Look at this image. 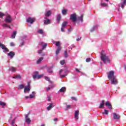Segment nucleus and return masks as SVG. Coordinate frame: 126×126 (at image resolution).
Returning <instances> with one entry per match:
<instances>
[{"mask_svg": "<svg viewBox=\"0 0 126 126\" xmlns=\"http://www.w3.org/2000/svg\"><path fill=\"white\" fill-rule=\"evenodd\" d=\"M53 103H50V105L47 107V110L48 111H50V110H51V109H52V108H53Z\"/></svg>", "mask_w": 126, "mask_h": 126, "instance_id": "a878e982", "label": "nucleus"}, {"mask_svg": "<svg viewBox=\"0 0 126 126\" xmlns=\"http://www.w3.org/2000/svg\"><path fill=\"white\" fill-rule=\"evenodd\" d=\"M94 30H95V28H94V27L91 30V32H93V31H94Z\"/></svg>", "mask_w": 126, "mask_h": 126, "instance_id": "864d4df0", "label": "nucleus"}, {"mask_svg": "<svg viewBox=\"0 0 126 126\" xmlns=\"http://www.w3.org/2000/svg\"><path fill=\"white\" fill-rule=\"evenodd\" d=\"M62 12L63 15H65V14H66V13L67 12V10H66V9H63L62 11Z\"/></svg>", "mask_w": 126, "mask_h": 126, "instance_id": "cd10ccee", "label": "nucleus"}, {"mask_svg": "<svg viewBox=\"0 0 126 126\" xmlns=\"http://www.w3.org/2000/svg\"><path fill=\"white\" fill-rule=\"evenodd\" d=\"M36 21V19L35 18H32V17H29L27 19V22H28L29 23H30L31 24H32L34 23Z\"/></svg>", "mask_w": 126, "mask_h": 126, "instance_id": "423d86ee", "label": "nucleus"}, {"mask_svg": "<svg viewBox=\"0 0 126 126\" xmlns=\"http://www.w3.org/2000/svg\"><path fill=\"white\" fill-rule=\"evenodd\" d=\"M70 19H71V20H72V21H73V22H76V20L77 19L76 14L74 13L71 14L70 15Z\"/></svg>", "mask_w": 126, "mask_h": 126, "instance_id": "39448f33", "label": "nucleus"}, {"mask_svg": "<svg viewBox=\"0 0 126 126\" xmlns=\"http://www.w3.org/2000/svg\"><path fill=\"white\" fill-rule=\"evenodd\" d=\"M0 47L3 50V52L4 53H7L9 52V50H8V49L6 48V47L5 46V45H4V44H2V43H0Z\"/></svg>", "mask_w": 126, "mask_h": 126, "instance_id": "20e7f679", "label": "nucleus"}, {"mask_svg": "<svg viewBox=\"0 0 126 126\" xmlns=\"http://www.w3.org/2000/svg\"><path fill=\"white\" fill-rule=\"evenodd\" d=\"M113 119H114V120H120L121 118V116H120V115L117 114V113H113Z\"/></svg>", "mask_w": 126, "mask_h": 126, "instance_id": "6e6552de", "label": "nucleus"}, {"mask_svg": "<svg viewBox=\"0 0 126 126\" xmlns=\"http://www.w3.org/2000/svg\"><path fill=\"white\" fill-rule=\"evenodd\" d=\"M25 98H26V99H29V98H30V97H29V96H26Z\"/></svg>", "mask_w": 126, "mask_h": 126, "instance_id": "13d9d810", "label": "nucleus"}, {"mask_svg": "<svg viewBox=\"0 0 126 126\" xmlns=\"http://www.w3.org/2000/svg\"><path fill=\"white\" fill-rule=\"evenodd\" d=\"M90 61H91V59L90 58H87L86 60V61L87 62V63H89Z\"/></svg>", "mask_w": 126, "mask_h": 126, "instance_id": "79ce46f5", "label": "nucleus"}, {"mask_svg": "<svg viewBox=\"0 0 126 126\" xmlns=\"http://www.w3.org/2000/svg\"><path fill=\"white\" fill-rule=\"evenodd\" d=\"M62 18V16L61 15L59 14L57 15V20L58 22H60L61 21V19Z\"/></svg>", "mask_w": 126, "mask_h": 126, "instance_id": "393cba45", "label": "nucleus"}, {"mask_svg": "<svg viewBox=\"0 0 126 126\" xmlns=\"http://www.w3.org/2000/svg\"><path fill=\"white\" fill-rule=\"evenodd\" d=\"M66 108L67 109H70V108H71V106L70 105H67Z\"/></svg>", "mask_w": 126, "mask_h": 126, "instance_id": "09e8293b", "label": "nucleus"}, {"mask_svg": "<svg viewBox=\"0 0 126 126\" xmlns=\"http://www.w3.org/2000/svg\"><path fill=\"white\" fill-rule=\"evenodd\" d=\"M47 101H48L49 102H50V101H51V97H50V96L48 97Z\"/></svg>", "mask_w": 126, "mask_h": 126, "instance_id": "a18cd8bd", "label": "nucleus"}, {"mask_svg": "<svg viewBox=\"0 0 126 126\" xmlns=\"http://www.w3.org/2000/svg\"><path fill=\"white\" fill-rule=\"evenodd\" d=\"M63 71V70L61 69L60 70V72H59V74L61 75V74H62V72Z\"/></svg>", "mask_w": 126, "mask_h": 126, "instance_id": "de8ad7c7", "label": "nucleus"}, {"mask_svg": "<svg viewBox=\"0 0 126 126\" xmlns=\"http://www.w3.org/2000/svg\"><path fill=\"white\" fill-rule=\"evenodd\" d=\"M15 119L13 120L12 121V122H11V125H12V126H14V124L15 123Z\"/></svg>", "mask_w": 126, "mask_h": 126, "instance_id": "ea45409f", "label": "nucleus"}, {"mask_svg": "<svg viewBox=\"0 0 126 126\" xmlns=\"http://www.w3.org/2000/svg\"><path fill=\"white\" fill-rule=\"evenodd\" d=\"M54 122H57V121H58V118H55V119H54Z\"/></svg>", "mask_w": 126, "mask_h": 126, "instance_id": "bf43d9fd", "label": "nucleus"}, {"mask_svg": "<svg viewBox=\"0 0 126 126\" xmlns=\"http://www.w3.org/2000/svg\"><path fill=\"white\" fill-rule=\"evenodd\" d=\"M81 39V38H77V39H76V41H80Z\"/></svg>", "mask_w": 126, "mask_h": 126, "instance_id": "052dcab7", "label": "nucleus"}, {"mask_svg": "<svg viewBox=\"0 0 126 126\" xmlns=\"http://www.w3.org/2000/svg\"><path fill=\"white\" fill-rule=\"evenodd\" d=\"M42 76H44V75H43V74L39 75L38 74V79H40V78H42Z\"/></svg>", "mask_w": 126, "mask_h": 126, "instance_id": "58836bf2", "label": "nucleus"}, {"mask_svg": "<svg viewBox=\"0 0 126 126\" xmlns=\"http://www.w3.org/2000/svg\"><path fill=\"white\" fill-rule=\"evenodd\" d=\"M64 55L65 58H67V57H68V55L67 54V51H65Z\"/></svg>", "mask_w": 126, "mask_h": 126, "instance_id": "473e14b6", "label": "nucleus"}, {"mask_svg": "<svg viewBox=\"0 0 126 126\" xmlns=\"http://www.w3.org/2000/svg\"><path fill=\"white\" fill-rule=\"evenodd\" d=\"M105 1H109V0H105Z\"/></svg>", "mask_w": 126, "mask_h": 126, "instance_id": "69168bd1", "label": "nucleus"}, {"mask_svg": "<svg viewBox=\"0 0 126 126\" xmlns=\"http://www.w3.org/2000/svg\"><path fill=\"white\" fill-rule=\"evenodd\" d=\"M21 46H23V42H22V43H21Z\"/></svg>", "mask_w": 126, "mask_h": 126, "instance_id": "0e129e2a", "label": "nucleus"}, {"mask_svg": "<svg viewBox=\"0 0 126 126\" xmlns=\"http://www.w3.org/2000/svg\"><path fill=\"white\" fill-rule=\"evenodd\" d=\"M54 87V86H51V88H53Z\"/></svg>", "mask_w": 126, "mask_h": 126, "instance_id": "338daca9", "label": "nucleus"}, {"mask_svg": "<svg viewBox=\"0 0 126 126\" xmlns=\"http://www.w3.org/2000/svg\"><path fill=\"white\" fill-rule=\"evenodd\" d=\"M38 74H39L38 72L36 71L35 72V74L32 76L33 79H38Z\"/></svg>", "mask_w": 126, "mask_h": 126, "instance_id": "4468645a", "label": "nucleus"}, {"mask_svg": "<svg viewBox=\"0 0 126 126\" xmlns=\"http://www.w3.org/2000/svg\"><path fill=\"white\" fill-rule=\"evenodd\" d=\"M65 76H66V75H61V77H65Z\"/></svg>", "mask_w": 126, "mask_h": 126, "instance_id": "680f3d73", "label": "nucleus"}, {"mask_svg": "<svg viewBox=\"0 0 126 126\" xmlns=\"http://www.w3.org/2000/svg\"><path fill=\"white\" fill-rule=\"evenodd\" d=\"M46 80H47V81H50V78L48 77H45Z\"/></svg>", "mask_w": 126, "mask_h": 126, "instance_id": "c03bdc74", "label": "nucleus"}, {"mask_svg": "<svg viewBox=\"0 0 126 126\" xmlns=\"http://www.w3.org/2000/svg\"><path fill=\"white\" fill-rule=\"evenodd\" d=\"M43 60H44L43 57H40L39 59H38L36 61L37 64H39V63H42V61H43Z\"/></svg>", "mask_w": 126, "mask_h": 126, "instance_id": "f8f14e48", "label": "nucleus"}, {"mask_svg": "<svg viewBox=\"0 0 126 126\" xmlns=\"http://www.w3.org/2000/svg\"><path fill=\"white\" fill-rule=\"evenodd\" d=\"M37 32L39 34H43V31L42 30H38Z\"/></svg>", "mask_w": 126, "mask_h": 126, "instance_id": "4c0bfd02", "label": "nucleus"}, {"mask_svg": "<svg viewBox=\"0 0 126 126\" xmlns=\"http://www.w3.org/2000/svg\"><path fill=\"white\" fill-rule=\"evenodd\" d=\"M14 78H18L19 79H20V78H21V76H20L19 74L17 75V76L14 77Z\"/></svg>", "mask_w": 126, "mask_h": 126, "instance_id": "e433bc0d", "label": "nucleus"}, {"mask_svg": "<svg viewBox=\"0 0 126 126\" xmlns=\"http://www.w3.org/2000/svg\"><path fill=\"white\" fill-rule=\"evenodd\" d=\"M47 71L48 72H49L50 73H52V72H53V70H52V69L51 68H49L48 70H47Z\"/></svg>", "mask_w": 126, "mask_h": 126, "instance_id": "a19ab883", "label": "nucleus"}, {"mask_svg": "<svg viewBox=\"0 0 126 126\" xmlns=\"http://www.w3.org/2000/svg\"><path fill=\"white\" fill-rule=\"evenodd\" d=\"M126 0H123L122 3H121V7L122 8H124L125 7V5H126Z\"/></svg>", "mask_w": 126, "mask_h": 126, "instance_id": "412c9836", "label": "nucleus"}, {"mask_svg": "<svg viewBox=\"0 0 126 126\" xmlns=\"http://www.w3.org/2000/svg\"><path fill=\"white\" fill-rule=\"evenodd\" d=\"M100 58L101 61L103 62L104 63H110V59L108 56H106V54L104 53V52L102 51L100 53Z\"/></svg>", "mask_w": 126, "mask_h": 126, "instance_id": "f03ea898", "label": "nucleus"}, {"mask_svg": "<svg viewBox=\"0 0 126 126\" xmlns=\"http://www.w3.org/2000/svg\"><path fill=\"white\" fill-rule=\"evenodd\" d=\"M5 21L7 23H11V21H12V18L10 16V15H8L6 17V18L5 19Z\"/></svg>", "mask_w": 126, "mask_h": 126, "instance_id": "0eeeda50", "label": "nucleus"}, {"mask_svg": "<svg viewBox=\"0 0 126 126\" xmlns=\"http://www.w3.org/2000/svg\"><path fill=\"white\" fill-rule=\"evenodd\" d=\"M17 32L16 31H14L13 32L12 35H11V38L12 39H14L15 38V36H16V34H17Z\"/></svg>", "mask_w": 126, "mask_h": 126, "instance_id": "6ab92c4d", "label": "nucleus"}, {"mask_svg": "<svg viewBox=\"0 0 126 126\" xmlns=\"http://www.w3.org/2000/svg\"><path fill=\"white\" fill-rule=\"evenodd\" d=\"M45 19H46L44 21V24H46V25H48V24H50L51 23V20L47 19V18H45Z\"/></svg>", "mask_w": 126, "mask_h": 126, "instance_id": "9b49d317", "label": "nucleus"}, {"mask_svg": "<svg viewBox=\"0 0 126 126\" xmlns=\"http://www.w3.org/2000/svg\"><path fill=\"white\" fill-rule=\"evenodd\" d=\"M25 87V86L24 85H20L19 86V89H23Z\"/></svg>", "mask_w": 126, "mask_h": 126, "instance_id": "c756f323", "label": "nucleus"}, {"mask_svg": "<svg viewBox=\"0 0 126 126\" xmlns=\"http://www.w3.org/2000/svg\"><path fill=\"white\" fill-rule=\"evenodd\" d=\"M63 29H64V28H63V27H62V28H61L62 32H64V31L63 30Z\"/></svg>", "mask_w": 126, "mask_h": 126, "instance_id": "3c124183", "label": "nucleus"}, {"mask_svg": "<svg viewBox=\"0 0 126 126\" xmlns=\"http://www.w3.org/2000/svg\"><path fill=\"white\" fill-rule=\"evenodd\" d=\"M40 45H41V46H43L42 50H44V49H45L47 47V43H44L43 42H41Z\"/></svg>", "mask_w": 126, "mask_h": 126, "instance_id": "b1692460", "label": "nucleus"}, {"mask_svg": "<svg viewBox=\"0 0 126 126\" xmlns=\"http://www.w3.org/2000/svg\"><path fill=\"white\" fill-rule=\"evenodd\" d=\"M60 51H61V47H58L57 50H56V55H59L60 53Z\"/></svg>", "mask_w": 126, "mask_h": 126, "instance_id": "bb28decb", "label": "nucleus"}, {"mask_svg": "<svg viewBox=\"0 0 126 126\" xmlns=\"http://www.w3.org/2000/svg\"><path fill=\"white\" fill-rule=\"evenodd\" d=\"M42 51H43L42 50H40L39 51H38V54H41Z\"/></svg>", "mask_w": 126, "mask_h": 126, "instance_id": "4d7b16f0", "label": "nucleus"}, {"mask_svg": "<svg viewBox=\"0 0 126 126\" xmlns=\"http://www.w3.org/2000/svg\"><path fill=\"white\" fill-rule=\"evenodd\" d=\"M43 56H45V54H43Z\"/></svg>", "mask_w": 126, "mask_h": 126, "instance_id": "774afa93", "label": "nucleus"}, {"mask_svg": "<svg viewBox=\"0 0 126 126\" xmlns=\"http://www.w3.org/2000/svg\"><path fill=\"white\" fill-rule=\"evenodd\" d=\"M105 104V101L104 100H102L101 101V103L99 105V109H102V108H104V105Z\"/></svg>", "mask_w": 126, "mask_h": 126, "instance_id": "f3484780", "label": "nucleus"}, {"mask_svg": "<svg viewBox=\"0 0 126 126\" xmlns=\"http://www.w3.org/2000/svg\"><path fill=\"white\" fill-rule=\"evenodd\" d=\"M47 91H49V90H51V88L50 87H47L46 88Z\"/></svg>", "mask_w": 126, "mask_h": 126, "instance_id": "8fccbe9b", "label": "nucleus"}, {"mask_svg": "<svg viewBox=\"0 0 126 126\" xmlns=\"http://www.w3.org/2000/svg\"><path fill=\"white\" fill-rule=\"evenodd\" d=\"M10 46H11V47H13V46H14V43H13V42H11V43H10Z\"/></svg>", "mask_w": 126, "mask_h": 126, "instance_id": "5fc2aeb1", "label": "nucleus"}, {"mask_svg": "<svg viewBox=\"0 0 126 126\" xmlns=\"http://www.w3.org/2000/svg\"><path fill=\"white\" fill-rule=\"evenodd\" d=\"M80 20H81V22H82V21H83V16H81V17L80 18Z\"/></svg>", "mask_w": 126, "mask_h": 126, "instance_id": "49530a36", "label": "nucleus"}, {"mask_svg": "<svg viewBox=\"0 0 126 126\" xmlns=\"http://www.w3.org/2000/svg\"><path fill=\"white\" fill-rule=\"evenodd\" d=\"M31 89V86H30V82L28 83V85L26 86L24 88V93H29L30 92V90Z\"/></svg>", "mask_w": 126, "mask_h": 126, "instance_id": "7ed1b4c3", "label": "nucleus"}, {"mask_svg": "<svg viewBox=\"0 0 126 126\" xmlns=\"http://www.w3.org/2000/svg\"><path fill=\"white\" fill-rule=\"evenodd\" d=\"M35 94H36V93H35L34 92H32V94L30 95V98L31 99H32V98H34V97H35Z\"/></svg>", "mask_w": 126, "mask_h": 126, "instance_id": "4be33fe9", "label": "nucleus"}, {"mask_svg": "<svg viewBox=\"0 0 126 126\" xmlns=\"http://www.w3.org/2000/svg\"><path fill=\"white\" fill-rule=\"evenodd\" d=\"M2 27H4V28H7V27H8L9 29L11 28L10 26H8V25L6 24H3L2 25Z\"/></svg>", "mask_w": 126, "mask_h": 126, "instance_id": "c85d7f7f", "label": "nucleus"}, {"mask_svg": "<svg viewBox=\"0 0 126 126\" xmlns=\"http://www.w3.org/2000/svg\"><path fill=\"white\" fill-rule=\"evenodd\" d=\"M66 25H67V22H63L62 24V27H63V28H65L66 27Z\"/></svg>", "mask_w": 126, "mask_h": 126, "instance_id": "5701e85b", "label": "nucleus"}, {"mask_svg": "<svg viewBox=\"0 0 126 126\" xmlns=\"http://www.w3.org/2000/svg\"><path fill=\"white\" fill-rule=\"evenodd\" d=\"M68 32H71V30H69V29H68Z\"/></svg>", "mask_w": 126, "mask_h": 126, "instance_id": "e2e57ef3", "label": "nucleus"}, {"mask_svg": "<svg viewBox=\"0 0 126 126\" xmlns=\"http://www.w3.org/2000/svg\"><path fill=\"white\" fill-rule=\"evenodd\" d=\"M15 55V53H14V52H10L8 54V56H9V57H10V59H12L13 57H14Z\"/></svg>", "mask_w": 126, "mask_h": 126, "instance_id": "9d476101", "label": "nucleus"}, {"mask_svg": "<svg viewBox=\"0 0 126 126\" xmlns=\"http://www.w3.org/2000/svg\"><path fill=\"white\" fill-rule=\"evenodd\" d=\"M25 118L26 122L27 123V124H30V123H31V120L30 118H28V115H26Z\"/></svg>", "mask_w": 126, "mask_h": 126, "instance_id": "dca6fc26", "label": "nucleus"}, {"mask_svg": "<svg viewBox=\"0 0 126 126\" xmlns=\"http://www.w3.org/2000/svg\"><path fill=\"white\" fill-rule=\"evenodd\" d=\"M114 73H115L113 71H109L108 73V77L109 78V79H111V84L116 85V84H118V80H117V79H116V76L114 75Z\"/></svg>", "mask_w": 126, "mask_h": 126, "instance_id": "f257e3e1", "label": "nucleus"}, {"mask_svg": "<svg viewBox=\"0 0 126 126\" xmlns=\"http://www.w3.org/2000/svg\"><path fill=\"white\" fill-rule=\"evenodd\" d=\"M101 5H102V6H108V4H107L106 3H101Z\"/></svg>", "mask_w": 126, "mask_h": 126, "instance_id": "c9c22d12", "label": "nucleus"}, {"mask_svg": "<svg viewBox=\"0 0 126 126\" xmlns=\"http://www.w3.org/2000/svg\"><path fill=\"white\" fill-rule=\"evenodd\" d=\"M60 63H61V64H62V65H63V64L64 63H65V61H64V60L61 61L60 62Z\"/></svg>", "mask_w": 126, "mask_h": 126, "instance_id": "f704fd0d", "label": "nucleus"}, {"mask_svg": "<svg viewBox=\"0 0 126 126\" xmlns=\"http://www.w3.org/2000/svg\"><path fill=\"white\" fill-rule=\"evenodd\" d=\"M65 90H66V88L63 87L59 90V92H61V93L63 92H65Z\"/></svg>", "mask_w": 126, "mask_h": 126, "instance_id": "a211bd4d", "label": "nucleus"}, {"mask_svg": "<svg viewBox=\"0 0 126 126\" xmlns=\"http://www.w3.org/2000/svg\"><path fill=\"white\" fill-rule=\"evenodd\" d=\"M0 106H2L3 107H4V106H5V103L2 101H0Z\"/></svg>", "mask_w": 126, "mask_h": 126, "instance_id": "2f4dec72", "label": "nucleus"}, {"mask_svg": "<svg viewBox=\"0 0 126 126\" xmlns=\"http://www.w3.org/2000/svg\"><path fill=\"white\" fill-rule=\"evenodd\" d=\"M104 112H103L102 114L104 115L105 114V115H108L109 114V111L106 109L104 110Z\"/></svg>", "mask_w": 126, "mask_h": 126, "instance_id": "7c9ffc66", "label": "nucleus"}, {"mask_svg": "<svg viewBox=\"0 0 126 126\" xmlns=\"http://www.w3.org/2000/svg\"><path fill=\"white\" fill-rule=\"evenodd\" d=\"M9 70L12 72H15L16 71V68L12 66L9 68Z\"/></svg>", "mask_w": 126, "mask_h": 126, "instance_id": "ddd939ff", "label": "nucleus"}, {"mask_svg": "<svg viewBox=\"0 0 126 126\" xmlns=\"http://www.w3.org/2000/svg\"><path fill=\"white\" fill-rule=\"evenodd\" d=\"M72 100H74V101H76V98L74 97H71Z\"/></svg>", "mask_w": 126, "mask_h": 126, "instance_id": "603ef678", "label": "nucleus"}, {"mask_svg": "<svg viewBox=\"0 0 126 126\" xmlns=\"http://www.w3.org/2000/svg\"><path fill=\"white\" fill-rule=\"evenodd\" d=\"M4 15V14H3L2 12H0V17H2V16H3Z\"/></svg>", "mask_w": 126, "mask_h": 126, "instance_id": "37998d69", "label": "nucleus"}, {"mask_svg": "<svg viewBox=\"0 0 126 126\" xmlns=\"http://www.w3.org/2000/svg\"><path fill=\"white\" fill-rule=\"evenodd\" d=\"M51 14H52V11H51L50 10L48 11L45 13V16H46L47 17H49V16H50V15H51Z\"/></svg>", "mask_w": 126, "mask_h": 126, "instance_id": "aec40b11", "label": "nucleus"}, {"mask_svg": "<svg viewBox=\"0 0 126 126\" xmlns=\"http://www.w3.org/2000/svg\"><path fill=\"white\" fill-rule=\"evenodd\" d=\"M75 70H76V71H77V72H80V71L77 68H76Z\"/></svg>", "mask_w": 126, "mask_h": 126, "instance_id": "6e6d98bb", "label": "nucleus"}, {"mask_svg": "<svg viewBox=\"0 0 126 126\" xmlns=\"http://www.w3.org/2000/svg\"><path fill=\"white\" fill-rule=\"evenodd\" d=\"M78 114H79V111L78 110H77L75 111V119L76 120H78Z\"/></svg>", "mask_w": 126, "mask_h": 126, "instance_id": "2eb2a0df", "label": "nucleus"}, {"mask_svg": "<svg viewBox=\"0 0 126 126\" xmlns=\"http://www.w3.org/2000/svg\"><path fill=\"white\" fill-rule=\"evenodd\" d=\"M56 46H57V47H60V45H61V42H60V41H57L56 43Z\"/></svg>", "mask_w": 126, "mask_h": 126, "instance_id": "72a5a7b5", "label": "nucleus"}, {"mask_svg": "<svg viewBox=\"0 0 126 126\" xmlns=\"http://www.w3.org/2000/svg\"><path fill=\"white\" fill-rule=\"evenodd\" d=\"M105 106H106V107H108V109H110V110H112V104H111V103H110V102L107 101L105 103Z\"/></svg>", "mask_w": 126, "mask_h": 126, "instance_id": "1a4fd4ad", "label": "nucleus"}]
</instances>
